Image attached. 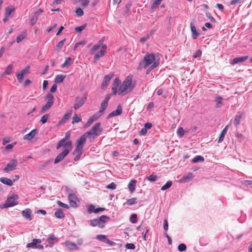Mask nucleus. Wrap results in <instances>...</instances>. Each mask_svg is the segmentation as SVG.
Wrapping results in <instances>:
<instances>
[{"mask_svg":"<svg viewBox=\"0 0 252 252\" xmlns=\"http://www.w3.org/2000/svg\"><path fill=\"white\" fill-rule=\"evenodd\" d=\"M132 77L131 76H127L120 85L118 90V94H121L125 92H126V93L131 92L133 89L132 86Z\"/></svg>","mask_w":252,"mask_h":252,"instance_id":"nucleus-1","label":"nucleus"},{"mask_svg":"<svg viewBox=\"0 0 252 252\" xmlns=\"http://www.w3.org/2000/svg\"><path fill=\"white\" fill-rule=\"evenodd\" d=\"M72 143L71 141H67L63 145V151L59 154L54 160V163L57 164L63 160L67 156L72 148Z\"/></svg>","mask_w":252,"mask_h":252,"instance_id":"nucleus-2","label":"nucleus"},{"mask_svg":"<svg viewBox=\"0 0 252 252\" xmlns=\"http://www.w3.org/2000/svg\"><path fill=\"white\" fill-rule=\"evenodd\" d=\"M155 55L153 53H147L143 60H142L138 64V69L146 68L152 64L155 60Z\"/></svg>","mask_w":252,"mask_h":252,"instance_id":"nucleus-3","label":"nucleus"},{"mask_svg":"<svg viewBox=\"0 0 252 252\" xmlns=\"http://www.w3.org/2000/svg\"><path fill=\"white\" fill-rule=\"evenodd\" d=\"M102 128L101 127L100 123H97L92 127L90 131L85 133L91 139H94L96 136L99 135L102 131Z\"/></svg>","mask_w":252,"mask_h":252,"instance_id":"nucleus-4","label":"nucleus"},{"mask_svg":"<svg viewBox=\"0 0 252 252\" xmlns=\"http://www.w3.org/2000/svg\"><path fill=\"white\" fill-rule=\"evenodd\" d=\"M18 195L17 194H14L8 197L6 199L4 203H1L0 204V208H7L17 205L18 203L16 202V201L18 199Z\"/></svg>","mask_w":252,"mask_h":252,"instance_id":"nucleus-5","label":"nucleus"},{"mask_svg":"<svg viewBox=\"0 0 252 252\" xmlns=\"http://www.w3.org/2000/svg\"><path fill=\"white\" fill-rule=\"evenodd\" d=\"M45 99L47 100V102L45 105L42 106L40 111L41 113H43L49 110L53 105L54 102V96L50 93H48L46 94Z\"/></svg>","mask_w":252,"mask_h":252,"instance_id":"nucleus-6","label":"nucleus"},{"mask_svg":"<svg viewBox=\"0 0 252 252\" xmlns=\"http://www.w3.org/2000/svg\"><path fill=\"white\" fill-rule=\"evenodd\" d=\"M17 160L16 159H12L7 164L6 167L3 169V172L8 173L15 170L17 168Z\"/></svg>","mask_w":252,"mask_h":252,"instance_id":"nucleus-7","label":"nucleus"},{"mask_svg":"<svg viewBox=\"0 0 252 252\" xmlns=\"http://www.w3.org/2000/svg\"><path fill=\"white\" fill-rule=\"evenodd\" d=\"M41 243V240L40 239H34L31 243H28L26 247L28 248L38 249L43 250V246L42 245H37Z\"/></svg>","mask_w":252,"mask_h":252,"instance_id":"nucleus-8","label":"nucleus"},{"mask_svg":"<svg viewBox=\"0 0 252 252\" xmlns=\"http://www.w3.org/2000/svg\"><path fill=\"white\" fill-rule=\"evenodd\" d=\"M30 69V66L29 65H27L20 72L16 73V76L19 83L22 82L24 75L29 73Z\"/></svg>","mask_w":252,"mask_h":252,"instance_id":"nucleus-9","label":"nucleus"},{"mask_svg":"<svg viewBox=\"0 0 252 252\" xmlns=\"http://www.w3.org/2000/svg\"><path fill=\"white\" fill-rule=\"evenodd\" d=\"M106 49V45H102L100 50L99 52H97L94 57V62H96L97 61H98L99 58L104 56Z\"/></svg>","mask_w":252,"mask_h":252,"instance_id":"nucleus-10","label":"nucleus"},{"mask_svg":"<svg viewBox=\"0 0 252 252\" xmlns=\"http://www.w3.org/2000/svg\"><path fill=\"white\" fill-rule=\"evenodd\" d=\"M87 137H88L84 133L79 138L76 140V147L83 149L86 142Z\"/></svg>","mask_w":252,"mask_h":252,"instance_id":"nucleus-11","label":"nucleus"},{"mask_svg":"<svg viewBox=\"0 0 252 252\" xmlns=\"http://www.w3.org/2000/svg\"><path fill=\"white\" fill-rule=\"evenodd\" d=\"M86 100V97L84 96L81 98L78 97H76L75 102L73 105V108L76 110L81 107L85 102Z\"/></svg>","mask_w":252,"mask_h":252,"instance_id":"nucleus-12","label":"nucleus"},{"mask_svg":"<svg viewBox=\"0 0 252 252\" xmlns=\"http://www.w3.org/2000/svg\"><path fill=\"white\" fill-rule=\"evenodd\" d=\"M98 221V227L103 228L105 226V223L109 220V217L102 215L99 219H97Z\"/></svg>","mask_w":252,"mask_h":252,"instance_id":"nucleus-13","label":"nucleus"},{"mask_svg":"<svg viewBox=\"0 0 252 252\" xmlns=\"http://www.w3.org/2000/svg\"><path fill=\"white\" fill-rule=\"evenodd\" d=\"M38 133L37 129H33L27 134L24 136L23 139L26 140L31 141Z\"/></svg>","mask_w":252,"mask_h":252,"instance_id":"nucleus-14","label":"nucleus"},{"mask_svg":"<svg viewBox=\"0 0 252 252\" xmlns=\"http://www.w3.org/2000/svg\"><path fill=\"white\" fill-rule=\"evenodd\" d=\"M122 107H121L120 104H119L117 106V109L116 110L113 111L112 112H111L107 116V119H109L110 118L112 117H115V116H119V115H121L122 114Z\"/></svg>","mask_w":252,"mask_h":252,"instance_id":"nucleus-15","label":"nucleus"},{"mask_svg":"<svg viewBox=\"0 0 252 252\" xmlns=\"http://www.w3.org/2000/svg\"><path fill=\"white\" fill-rule=\"evenodd\" d=\"M69 204L71 207H77V197L74 194H69L68 196Z\"/></svg>","mask_w":252,"mask_h":252,"instance_id":"nucleus-16","label":"nucleus"},{"mask_svg":"<svg viewBox=\"0 0 252 252\" xmlns=\"http://www.w3.org/2000/svg\"><path fill=\"white\" fill-rule=\"evenodd\" d=\"M70 133L69 131H67L65 133V137L61 140L57 144V149H59L61 147L63 146V145L67 142L66 140L70 137Z\"/></svg>","mask_w":252,"mask_h":252,"instance_id":"nucleus-17","label":"nucleus"},{"mask_svg":"<svg viewBox=\"0 0 252 252\" xmlns=\"http://www.w3.org/2000/svg\"><path fill=\"white\" fill-rule=\"evenodd\" d=\"M194 175L191 173H188L187 175L183 176L180 180L181 183H187L192 180Z\"/></svg>","mask_w":252,"mask_h":252,"instance_id":"nucleus-18","label":"nucleus"},{"mask_svg":"<svg viewBox=\"0 0 252 252\" xmlns=\"http://www.w3.org/2000/svg\"><path fill=\"white\" fill-rule=\"evenodd\" d=\"M120 80L118 78H116L113 81L112 84V92L113 94L116 95L118 93L117 88L119 86Z\"/></svg>","mask_w":252,"mask_h":252,"instance_id":"nucleus-19","label":"nucleus"},{"mask_svg":"<svg viewBox=\"0 0 252 252\" xmlns=\"http://www.w3.org/2000/svg\"><path fill=\"white\" fill-rule=\"evenodd\" d=\"M82 149L81 148L76 147L73 152V154L75 156L74 160L77 161L80 158L82 154Z\"/></svg>","mask_w":252,"mask_h":252,"instance_id":"nucleus-20","label":"nucleus"},{"mask_svg":"<svg viewBox=\"0 0 252 252\" xmlns=\"http://www.w3.org/2000/svg\"><path fill=\"white\" fill-rule=\"evenodd\" d=\"M31 214L32 211L29 208H27L22 212V216L29 220H32Z\"/></svg>","mask_w":252,"mask_h":252,"instance_id":"nucleus-21","label":"nucleus"},{"mask_svg":"<svg viewBox=\"0 0 252 252\" xmlns=\"http://www.w3.org/2000/svg\"><path fill=\"white\" fill-rule=\"evenodd\" d=\"M248 58H249V57L248 56L240 57H238V58H235L233 59V60H232L231 64L234 65L239 62L242 63V62L245 61L246 60H247L248 59Z\"/></svg>","mask_w":252,"mask_h":252,"instance_id":"nucleus-22","label":"nucleus"},{"mask_svg":"<svg viewBox=\"0 0 252 252\" xmlns=\"http://www.w3.org/2000/svg\"><path fill=\"white\" fill-rule=\"evenodd\" d=\"M190 28L192 33V38L193 39H195L200 34L196 31L195 27L192 22L190 24Z\"/></svg>","mask_w":252,"mask_h":252,"instance_id":"nucleus-23","label":"nucleus"},{"mask_svg":"<svg viewBox=\"0 0 252 252\" xmlns=\"http://www.w3.org/2000/svg\"><path fill=\"white\" fill-rule=\"evenodd\" d=\"M47 241L50 244V246L52 247L54 245V242L58 241V239L54 234H51L47 239Z\"/></svg>","mask_w":252,"mask_h":252,"instance_id":"nucleus-24","label":"nucleus"},{"mask_svg":"<svg viewBox=\"0 0 252 252\" xmlns=\"http://www.w3.org/2000/svg\"><path fill=\"white\" fill-rule=\"evenodd\" d=\"M112 77H113L112 75H105L104 77L102 83V86L103 87H106L108 86Z\"/></svg>","mask_w":252,"mask_h":252,"instance_id":"nucleus-25","label":"nucleus"},{"mask_svg":"<svg viewBox=\"0 0 252 252\" xmlns=\"http://www.w3.org/2000/svg\"><path fill=\"white\" fill-rule=\"evenodd\" d=\"M0 181L3 184L9 186H12L13 184V181L12 180L5 177L0 178Z\"/></svg>","mask_w":252,"mask_h":252,"instance_id":"nucleus-26","label":"nucleus"},{"mask_svg":"<svg viewBox=\"0 0 252 252\" xmlns=\"http://www.w3.org/2000/svg\"><path fill=\"white\" fill-rule=\"evenodd\" d=\"M65 245L67 248L70 250H74L77 249L76 244L69 241H66L65 242Z\"/></svg>","mask_w":252,"mask_h":252,"instance_id":"nucleus-27","label":"nucleus"},{"mask_svg":"<svg viewBox=\"0 0 252 252\" xmlns=\"http://www.w3.org/2000/svg\"><path fill=\"white\" fill-rule=\"evenodd\" d=\"M14 8L10 7H7L5 8L4 16L12 17V15H11L12 13L14 11Z\"/></svg>","mask_w":252,"mask_h":252,"instance_id":"nucleus-28","label":"nucleus"},{"mask_svg":"<svg viewBox=\"0 0 252 252\" xmlns=\"http://www.w3.org/2000/svg\"><path fill=\"white\" fill-rule=\"evenodd\" d=\"M136 183V181L134 179H132L130 181V182L128 184V188L129 189V191L132 193L134 192L135 188V185Z\"/></svg>","mask_w":252,"mask_h":252,"instance_id":"nucleus-29","label":"nucleus"},{"mask_svg":"<svg viewBox=\"0 0 252 252\" xmlns=\"http://www.w3.org/2000/svg\"><path fill=\"white\" fill-rule=\"evenodd\" d=\"M66 76L62 74L57 75L55 78V82L56 83H61L63 81Z\"/></svg>","mask_w":252,"mask_h":252,"instance_id":"nucleus-30","label":"nucleus"},{"mask_svg":"<svg viewBox=\"0 0 252 252\" xmlns=\"http://www.w3.org/2000/svg\"><path fill=\"white\" fill-rule=\"evenodd\" d=\"M13 65L12 64H9L6 67L5 70L2 74V76H4L5 75H10L11 73V71L13 69Z\"/></svg>","mask_w":252,"mask_h":252,"instance_id":"nucleus-31","label":"nucleus"},{"mask_svg":"<svg viewBox=\"0 0 252 252\" xmlns=\"http://www.w3.org/2000/svg\"><path fill=\"white\" fill-rule=\"evenodd\" d=\"M137 203V198L133 197L130 199H128L126 200V202L124 203V205H132Z\"/></svg>","mask_w":252,"mask_h":252,"instance_id":"nucleus-32","label":"nucleus"},{"mask_svg":"<svg viewBox=\"0 0 252 252\" xmlns=\"http://www.w3.org/2000/svg\"><path fill=\"white\" fill-rule=\"evenodd\" d=\"M227 126H226V127L222 130L219 139L218 140V143H221L223 141L224 137L226 134L227 130Z\"/></svg>","mask_w":252,"mask_h":252,"instance_id":"nucleus-33","label":"nucleus"},{"mask_svg":"<svg viewBox=\"0 0 252 252\" xmlns=\"http://www.w3.org/2000/svg\"><path fill=\"white\" fill-rule=\"evenodd\" d=\"M55 216L57 218L62 219L65 217L64 213L63 212V210L61 209H59L55 212Z\"/></svg>","mask_w":252,"mask_h":252,"instance_id":"nucleus-34","label":"nucleus"},{"mask_svg":"<svg viewBox=\"0 0 252 252\" xmlns=\"http://www.w3.org/2000/svg\"><path fill=\"white\" fill-rule=\"evenodd\" d=\"M204 160V158L201 156H196L193 158L191 159V161L193 163L197 162H203Z\"/></svg>","mask_w":252,"mask_h":252,"instance_id":"nucleus-35","label":"nucleus"},{"mask_svg":"<svg viewBox=\"0 0 252 252\" xmlns=\"http://www.w3.org/2000/svg\"><path fill=\"white\" fill-rule=\"evenodd\" d=\"M222 97L221 96H218L215 98L216 102V107L217 108H220L222 105Z\"/></svg>","mask_w":252,"mask_h":252,"instance_id":"nucleus-36","label":"nucleus"},{"mask_svg":"<svg viewBox=\"0 0 252 252\" xmlns=\"http://www.w3.org/2000/svg\"><path fill=\"white\" fill-rule=\"evenodd\" d=\"M241 118H242L241 114L236 115L235 117V119L234 120V122H233L234 124L236 126H238L240 123Z\"/></svg>","mask_w":252,"mask_h":252,"instance_id":"nucleus-37","label":"nucleus"},{"mask_svg":"<svg viewBox=\"0 0 252 252\" xmlns=\"http://www.w3.org/2000/svg\"><path fill=\"white\" fill-rule=\"evenodd\" d=\"M102 43L100 41H99V42L97 44H96L92 47V48L90 50V53L91 54L94 53L95 51H96L98 48L100 47Z\"/></svg>","mask_w":252,"mask_h":252,"instance_id":"nucleus-38","label":"nucleus"},{"mask_svg":"<svg viewBox=\"0 0 252 252\" xmlns=\"http://www.w3.org/2000/svg\"><path fill=\"white\" fill-rule=\"evenodd\" d=\"M71 58L70 57H68L65 61L64 63L62 64L61 67L62 68L66 67L69 66L71 64Z\"/></svg>","mask_w":252,"mask_h":252,"instance_id":"nucleus-39","label":"nucleus"},{"mask_svg":"<svg viewBox=\"0 0 252 252\" xmlns=\"http://www.w3.org/2000/svg\"><path fill=\"white\" fill-rule=\"evenodd\" d=\"M27 36L26 32H23V33L18 35L16 38V41L17 43L20 42L22 41Z\"/></svg>","mask_w":252,"mask_h":252,"instance_id":"nucleus-40","label":"nucleus"},{"mask_svg":"<svg viewBox=\"0 0 252 252\" xmlns=\"http://www.w3.org/2000/svg\"><path fill=\"white\" fill-rule=\"evenodd\" d=\"M86 43H87V42L85 40H82L79 42L76 43L74 46L73 50L74 51L77 50L79 46H80V45L84 46L86 44Z\"/></svg>","mask_w":252,"mask_h":252,"instance_id":"nucleus-41","label":"nucleus"},{"mask_svg":"<svg viewBox=\"0 0 252 252\" xmlns=\"http://www.w3.org/2000/svg\"><path fill=\"white\" fill-rule=\"evenodd\" d=\"M172 182L171 181H168L161 188V190H164L169 189L172 185Z\"/></svg>","mask_w":252,"mask_h":252,"instance_id":"nucleus-42","label":"nucleus"},{"mask_svg":"<svg viewBox=\"0 0 252 252\" xmlns=\"http://www.w3.org/2000/svg\"><path fill=\"white\" fill-rule=\"evenodd\" d=\"M90 225L93 227H98V221L97 219H93L90 220Z\"/></svg>","mask_w":252,"mask_h":252,"instance_id":"nucleus-43","label":"nucleus"},{"mask_svg":"<svg viewBox=\"0 0 252 252\" xmlns=\"http://www.w3.org/2000/svg\"><path fill=\"white\" fill-rule=\"evenodd\" d=\"M107 105H108V104H107V103L101 102L100 108L98 112L100 113L101 115H102L103 112L104 111V110L106 108Z\"/></svg>","mask_w":252,"mask_h":252,"instance_id":"nucleus-44","label":"nucleus"},{"mask_svg":"<svg viewBox=\"0 0 252 252\" xmlns=\"http://www.w3.org/2000/svg\"><path fill=\"white\" fill-rule=\"evenodd\" d=\"M81 121V119L79 118L76 114H75L72 118V124L77 123Z\"/></svg>","mask_w":252,"mask_h":252,"instance_id":"nucleus-45","label":"nucleus"},{"mask_svg":"<svg viewBox=\"0 0 252 252\" xmlns=\"http://www.w3.org/2000/svg\"><path fill=\"white\" fill-rule=\"evenodd\" d=\"M49 117V115L48 114H45L43 116H42L40 122L43 124H45L47 122L48 118Z\"/></svg>","mask_w":252,"mask_h":252,"instance_id":"nucleus-46","label":"nucleus"},{"mask_svg":"<svg viewBox=\"0 0 252 252\" xmlns=\"http://www.w3.org/2000/svg\"><path fill=\"white\" fill-rule=\"evenodd\" d=\"M184 130L182 127H180L178 128L177 133L179 137H183L184 135Z\"/></svg>","mask_w":252,"mask_h":252,"instance_id":"nucleus-47","label":"nucleus"},{"mask_svg":"<svg viewBox=\"0 0 252 252\" xmlns=\"http://www.w3.org/2000/svg\"><path fill=\"white\" fill-rule=\"evenodd\" d=\"M96 238L101 241L106 242V240H107V237L103 235H98L96 236Z\"/></svg>","mask_w":252,"mask_h":252,"instance_id":"nucleus-48","label":"nucleus"},{"mask_svg":"<svg viewBox=\"0 0 252 252\" xmlns=\"http://www.w3.org/2000/svg\"><path fill=\"white\" fill-rule=\"evenodd\" d=\"M38 17L36 15H33L31 19V24L32 26L36 23L37 21Z\"/></svg>","mask_w":252,"mask_h":252,"instance_id":"nucleus-49","label":"nucleus"},{"mask_svg":"<svg viewBox=\"0 0 252 252\" xmlns=\"http://www.w3.org/2000/svg\"><path fill=\"white\" fill-rule=\"evenodd\" d=\"M147 179L150 182H155L157 179V176L156 175L152 174L148 177Z\"/></svg>","mask_w":252,"mask_h":252,"instance_id":"nucleus-50","label":"nucleus"},{"mask_svg":"<svg viewBox=\"0 0 252 252\" xmlns=\"http://www.w3.org/2000/svg\"><path fill=\"white\" fill-rule=\"evenodd\" d=\"M95 208L94 205H91L88 207V212L89 213L91 214L92 213H95Z\"/></svg>","mask_w":252,"mask_h":252,"instance_id":"nucleus-51","label":"nucleus"},{"mask_svg":"<svg viewBox=\"0 0 252 252\" xmlns=\"http://www.w3.org/2000/svg\"><path fill=\"white\" fill-rule=\"evenodd\" d=\"M76 14L78 16L80 17L84 15V11L81 8L78 7L76 10Z\"/></svg>","mask_w":252,"mask_h":252,"instance_id":"nucleus-52","label":"nucleus"},{"mask_svg":"<svg viewBox=\"0 0 252 252\" xmlns=\"http://www.w3.org/2000/svg\"><path fill=\"white\" fill-rule=\"evenodd\" d=\"M187 247L186 245L184 244H180L178 247V250L180 252H183L186 250Z\"/></svg>","mask_w":252,"mask_h":252,"instance_id":"nucleus-53","label":"nucleus"},{"mask_svg":"<svg viewBox=\"0 0 252 252\" xmlns=\"http://www.w3.org/2000/svg\"><path fill=\"white\" fill-rule=\"evenodd\" d=\"M130 221L133 223H136L137 221V215L132 214L130 218Z\"/></svg>","mask_w":252,"mask_h":252,"instance_id":"nucleus-54","label":"nucleus"},{"mask_svg":"<svg viewBox=\"0 0 252 252\" xmlns=\"http://www.w3.org/2000/svg\"><path fill=\"white\" fill-rule=\"evenodd\" d=\"M65 41V39H63L62 40H61V41H60L57 44V45L56 46L57 50H59V49H61L62 48V47L63 46V44L64 43Z\"/></svg>","mask_w":252,"mask_h":252,"instance_id":"nucleus-55","label":"nucleus"},{"mask_svg":"<svg viewBox=\"0 0 252 252\" xmlns=\"http://www.w3.org/2000/svg\"><path fill=\"white\" fill-rule=\"evenodd\" d=\"M78 1L81 2V5L84 7L87 6L90 3L89 0H78Z\"/></svg>","mask_w":252,"mask_h":252,"instance_id":"nucleus-56","label":"nucleus"},{"mask_svg":"<svg viewBox=\"0 0 252 252\" xmlns=\"http://www.w3.org/2000/svg\"><path fill=\"white\" fill-rule=\"evenodd\" d=\"M94 121V120L92 118V117H90L86 124L84 125V127L86 128L90 126Z\"/></svg>","mask_w":252,"mask_h":252,"instance_id":"nucleus-57","label":"nucleus"},{"mask_svg":"<svg viewBox=\"0 0 252 252\" xmlns=\"http://www.w3.org/2000/svg\"><path fill=\"white\" fill-rule=\"evenodd\" d=\"M86 27V24H84L81 26L79 27H76L75 28V30L78 32H81Z\"/></svg>","mask_w":252,"mask_h":252,"instance_id":"nucleus-58","label":"nucleus"},{"mask_svg":"<svg viewBox=\"0 0 252 252\" xmlns=\"http://www.w3.org/2000/svg\"><path fill=\"white\" fill-rule=\"evenodd\" d=\"M102 115L99 113L98 112L94 114L93 116H92L91 117L94 121L97 120Z\"/></svg>","mask_w":252,"mask_h":252,"instance_id":"nucleus-59","label":"nucleus"},{"mask_svg":"<svg viewBox=\"0 0 252 252\" xmlns=\"http://www.w3.org/2000/svg\"><path fill=\"white\" fill-rule=\"evenodd\" d=\"M127 249L134 250L135 248V245L132 243H127L125 245Z\"/></svg>","mask_w":252,"mask_h":252,"instance_id":"nucleus-60","label":"nucleus"},{"mask_svg":"<svg viewBox=\"0 0 252 252\" xmlns=\"http://www.w3.org/2000/svg\"><path fill=\"white\" fill-rule=\"evenodd\" d=\"M161 3V1L160 0H154V2L152 4V8H156L159 5V4Z\"/></svg>","mask_w":252,"mask_h":252,"instance_id":"nucleus-61","label":"nucleus"},{"mask_svg":"<svg viewBox=\"0 0 252 252\" xmlns=\"http://www.w3.org/2000/svg\"><path fill=\"white\" fill-rule=\"evenodd\" d=\"M57 203L59 205V206H61L62 207H63L64 208H66V209H68L69 208V206L67 204L63 203L62 202H61L60 200L57 201Z\"/></svg>","mask_w":252,"mask_h":252,"instance_id":"nucleus-62","label":"nucleus"},{"mask_svg":"<svg viewBox=\"0 0 252 252\" xmlns=\"http://www.w3.org/2000/svg\"><path fill=\"white\" fill-rule=\"evenodd\" d=\"M106 188L111 189H115L116 188V185L114 183L112 182L108 185L106 186Z\"/></svg>","mask_w":252,"mask_h":252,"instance_id":"nucleus-63","label":"nucleus"},{"mask_svg":"<svg viewBox=\"0 0 252 252\" xmlns=\"http://www.w3.org/2000/svg\"><path fill=\"white\" fill-rule=\"evenodd\" d=\"M159 64V63L158 62H155L153 63V64L151 65V66L150 67V69H154V68H155L156 67H157Z\"/></svg>","mask_w":252,"mask_h":252,"instance_id":"nucleus-64","label":"nucleus"}]
</instances>
